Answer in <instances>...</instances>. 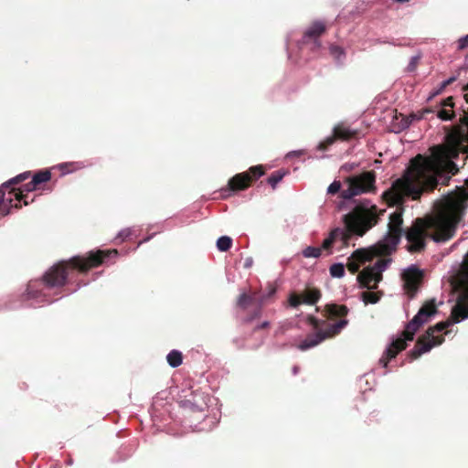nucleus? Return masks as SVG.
I'll use <instances>...</instances> for the list:
<instances>
[{
    "label": "nucleus",
    "instance_id": "obj_1",
    "mask_svg": "<svg viewBox=\"0 0 468 468\" xmlns=\"http://www.w3.org/2000/svg\"><path fill=\"white\" fill-rule=\"evenodd\" d=\"M467 207L468 179L458 192L451 193L437 201L431 214L413 220L411 228L406 233L408 251H424L428 239L438 243L452 239L463 219Z\"/></svg>",
    "mask_w": 468,
    "mask_h": 468
},
{
    "label": "nucleus",
    "instance_id": "obj_2",
    "mask_svg": "<svg viewBox=\"0 0 468 468\" xmlns=\"http://www.w3.org/2000/svg\"><path fill=\"white\" fill-rule=\"evenodd\" d=\"M440 165L434 157L417 154L413 157L402 178L397 179L390 188L382 194L388 206H401L405 197L419 199L423 192L432 191L438 186L436 175Z\"/></svg>",
    "mask_w": 468,
    "mask_h": 468
},
{
    "label": "nucleus",
    "instance_id": "obj_3",
    "mask_svg": "<svg viewBox=\"0 0 468 468\" xmlns=\"http://www.w3.org/2000/svg\"><path fill=\"white\" fill-rule=\"evenodd\" d=\"M385 210L378 212L376 205H369L368 202L356 205L349 213L344 216L346 232L339 229L332 230L329 236L323 241L322 250H330L336 238L341 235L345 243L348 241L352 235L362 237L371 228L378 224L379 216Z\"/></svg>",
    "mask_w": 468,
    "mask_h": 468
},
{
    "label": "nucleus",
    "instance_id": "obj_4",
    "mask_svg": "<svg viewBox=\"0 0 468 468\" xmlns=\"http://www.w3.org/2000/svg\"><path fill=\"white\" fill-rule=\"evenodd\" d=\"M117 255L116 250L90 251L87 256H74L68 261H61L52 266L43 276V283L47 288L62 287L66 284L70 271L77 270L81 273L101 265L111 255Z\"/></svg>",
    "mask_w": 468,
    "mask_h": 468
},
{
    "label": "nucleus",
    "instance_id": "obj_5",
    "mask_svg": "<svg viewBox=\"0 0 468 468\" xmlns=\"http://www.w3.org/2000/svg\"><path fill=\"white\" fill-rule=\"evenodd\" d=\"M437 313L435 300L427 301L419 310L417 314L406 324L401 333V337L393 340L385 350L379 359V364L387 368L388 362L395 358L397 355L407 348V341L414 339L416 332L420 327L427 323L429 319Z\"/></svg>",
    "mask_w": 468,
    "mask_h": 468
},
{
    "label": "nucleus",
    "instance_id": "obj_6",
    "mask_svg": "<svg viewBox=\"0 0 468 468\" xmlns=\"http://www.w3.org/2000/svg\"><path fill=\"white\" fill-rule=\"evenodd\" d=\"M451 323L446 321L429 327L425 334L418 338L414 347L407 354L410 362L419 358L422 354L429 352L434 346L442 344L444 337L442 335L435 336L434 334L442 332Z\"/></svg>",
    "mask_w": 468,
    "mask_h": 468
},
{
    "label": "nucleus",
    "instance_id": "obj_7",
    "mask_svg": "<svg viewBox=\"0 0 468 468\" xmlns=\"http://www.w3.org/2000/svg\"><path fill=\"white\" fill-rule=\"evenodd\" d=\"M347 188L341 191L344 199H350L355 196L374 191L376 175L374 171L364 172L358 176H349L346 180Z\"/></svg>",
    "mask_w": 468,
    "mask_h": 468
},
{
    "label": "nucleus",
    "instance_id": "obj_8",
    "mask_svg": "<svg viewBox=\"0 0 468 468\" xmlns=\"http://www.w3.org/2000/svg\"><path fill=\"white\" fill-rule=\"evenodd\" d=\"M264 175V167L262 165L251 166L247 172L239 173L232 176L228 183L227 187L221 189L226 191H242L250 187L252 182L256 181Z\"/></svg>",
    "mask_w": 468,
    "mask_h": 468
},
{
    "label": "nucleus",
    "instance_id": "obj_9",
    "mask_svg": "<svg viewBox=\"0 0 468 468\" xmlns=\"http://www.w3.org/2000/svg\"><path fill=\"white\" fill-rule=\"evenodd\" d=\"M403 208H398L389 216V221L388 224V231L385 239V243H382L381 245L388 246L389 250L388 254L396 248V246L399 244L401 236L404 232L406 235L407 231L411 228L409 227L405 231L402 229L403 225Z\"/></svg>",
    "mask_w": 468,
    "mask_h": 468
},
{
    "label": "nucleus",
    "instance_id": "obj_10",
    "mask_svg": "<svg viewBox=\"0 0 468 468\" xmlns=\"http://www.w3.org/2000/svg\"><path fill=\"white\" fill-rule=\"evenodd\" d=\"M389 260L379 259L373 266L365 268L357 275V281L361 287L368 290L377 289L382 280V271L387 268Z\"/></svg>",
    "mask_w": 468,
    "mask_h": 468
},
{
    "label": "nucleus",
    "instance_id": "obj_11",
    "mask_svg": "<svg viewBox=\"0 0 468 468\" xmlns=\"http://www.w3.org/2000/svg\"><path fill=\"white\" fill-rule=\"evenodd\" d=\"M388 250L389 248L386 245H378V247L372 248L370 250H356L348 258L346 267L352 274H355L358 271L361 264L372 261L376 256L387 255L388 254Z\"/></svg>",
    "mask_w": 468,
    "mask_h": 468
},
{
    "label": "nucleus",
    "instance_id": "obj_12",
    "mask_svg": "<svg viewBox=\"0 0 468 468\" xmlns=\"http://www.w3.org/2000/svg\"><path fill=\"white\" fill-rule=\"evenodd\" d=\"M449 146L441 150V154L449 158H457L459 152H467V147L463 144L465 133L460 130L447 136Z\"/></svg>",
    "mask_w": 468,
    "mask_h": 468
},
{
    "label": "nucleus",
    "instance_id": "obj_13",
    "mask_svg": "<svg viewBox=\"0 0 468 468\" xmlns=\"http://www.w3.org/2000/svg\"><path fill=\"white\" fill-rule=\"evenodd\" d=\"M325 25L321 21L314 22L304 32L303 36V44H311V49L316 51L321 48L319 37L325 32Z\"/></svg>",
    "mask_w": 468,
    "mask_h": 468
},
{
    "label": "nucleus",
    "instance_id": "obj_14",
    "mask_svg": "<svg viewBox=\"0 0 468 468\" xmlns=\"http://www.w3.org/2000/svg\"><path fill=\"white\" fill-rule=\"evenodd\" d=\"M308 321L315 330H318L320 335L324 336V340L338 335L340 331L347 324V320L342 319L335 324H327L325 329L322 330L320 327L324 324V321H321L314 316H309Z\"/></svg>",
    "mask_w": 468,
    "mask_h": 468
},
{
    "label": "nucleus",
    "instance_id": "obj_15",
    "mask_svg": "<svg viewBox=\"0 0 468 468\" xmlns=\"http://www.w3.org/2000/svg\"><path fill=\"white\" fill-rule=\"evenodd\" d=\"M404 288L411 297L417 292L422 273L416 267H410L403 273Z\"/></svg>",
    "mask_w": 468,
    "mask_h": 468
},
{
    "label": "nucleus",
    "instance_id": "obj_16",
    "mask_svg": "<svg viewBox=\"0 0 468 468\" xmlns=\"http://www.w3.org/2000/svg\"><path fill=\"white\" fill-rule=\"evenodd\" d=\"M452 318L454 323L468 318V285L458 295L456 304L452 310Z\"/></svg>",
    "mask_w": 468,
    "mask_h": 468
},
{
    "label": "nucleus",
    "instance_id": "obj_17",
    "mask_svg": "<svg viewBox=\"0 0 468 468\" xmlns=\"http://www.w3.org/2000/svg\"><path fill=\"white\" fill-rule=\"evenodd\" d=\"M36 190H39L38 186L35 185L34 181L31 179L30 182L23 185L19 188L12 187L9 193L14 194L16 200L23 201L24 205L27 206L29 202L27 199V196L24 194V192L28 193Z\"/></svg>",
    "mask_w": 468,
    "mask_h": 468
},
{
    "label": "nucleus",
    "instance_id": "obj_18",
    "mask_svg": "<svg viewBox=\"0 0 468 468\" xmlns=\"http://www.w3.org/2000/svg\"><path fill=\"white\" fill-rule=\"evenodd\" d=\"M333 133L338 140L349 141L356 138L358 133L344 124H338L334 128Z\"/></svg>",
    "mask_w": 468,
    "mask_h": 468
},
{
    "label": "nucleus",
    "instance_id": "obj_19",
    "mask_svg": "<svg viewBox=\"0 0 468 468\" xmlns=\"http://www.w3.org/2000/svg\"><path fill=\"white\" fill-rule=\"evenodd\" d=\"M324 311L328 318L345 317L348 313V308L346 305H338L335 303L326 304Z\"/></svg>",
    "mask_w": 468,
    "mask_h": 468
},
{
    "label": "nucleus",
    "instance_id": "obj_20",
    "mask_svg": "<svg viewBox=\"0 0 468 468\" xmlns=\"http://www.w3.org/2000/svg\"><path fill=\"white\" fill-rule=\"evenodd\" d=\"M261 297L258 296V293L256 292H252L251 294H248L246 292L241 293L237 301V305L245 310L248 308L249 305L253 303H260V299Z\"/></svg>",
    "mask_w": 468,
    "mask_h": 468
},
{
    "label": "nucleus",
    "instance_id": "obj_21",
    "mask_svg": "<svg viewBox=\"0 0 468 468\" xmlns=\"http://www.w3.org/2000/svg\"><path fill=\"white\" fill-rule=\"evenodd\" d=\"M323 340L324 336L320 335L319 332L317 331L315 334L307 335L306 338L298 345V348L302 351H304L317 346Z\"/></svg>",
    "mask_w": 468,
    "mask_h": 468
},
{
    "label": "nucleus",
    "instance_id": "obj_22",
    "mask_svg": "<svg viewBox=\"0 0 468 468\" xmlns=\"http://www.w3.org/2000/svg\"><path fill=\"white\" fill-rule=\"evenodd\" d=\"M302 297L303 303L314 304L321 298V292L317 288L308 287L303 292Z\"/></svg>",
    "mask_w": 468,
    "mask_h": 468
},
{
    "label": "nucleus",
    "instance_id": "obj_23",
    "mask_svg": "<svg viewBox=\"0 0 468 468\" xmlns=\"http://www.w3.org/2000/svg\"><path fill=\"white\" fill-rule=\"evenodd\" d=\"M51 179V173L49 170H40L34 174L32 176V180L34 181V184L38 186V189H44L42 186L43 184L50 181Z\"/></svg>",
    "mask_w": 468,
    "mask_h": 468
},
{
    "label": "nucleus",
    "instance_id": "obj_24",
    "mask_svg": "<svg viewBox=\"0 0 468 468\" xmlns=\"http://www.w3.org/2000/svg\"><path fill=\"white\" fill-rule=\"evenodd\" d=\"M30 176H31L30 171L21 173V174L17 175L16 176L11 178L7 182L2 184V188L7 189L9 186L14 187V186L24 182L25 180L28 179Z\"/></svg>",
    "mask_w": 468,
    "mask_h": 468
},
{
    "label": "nucleus",
    "instance_id": "obj_25",
    "mask_svg": "<svg viewBox=\"0 0 468 468\" xmlns=\"http://www.w3.org/2000/svg\"><path fill=\"white\" fill-rule=\"evenodd\" d=\"M13 199L5 198V201L0 205V218L5 217L10 214L11 208L15 207L16 209H20L22 207L21 204H12Z\"/></svg>",
    "mask_w": 468,
    "mask_h": 468
},
{
    "label": "nucleus",
    "instance_id": "obj_26",
    "mask_svg": "<svg viewBox=\"0 0 468 468\" xmlns=\"http://www.w3.org/2000/svg\"><path fill=\"white\" fill-rule=\"evenodd\" d=\"M168 364L172 367H179L183 362V356L182 353L177 350H172L168 353L166 356Z\"/></svg>",
    "mask_w": 468,
    "mask_h": 468
},
{
    "label": "nucleus",
    "instance_id": "obj_27",
    "mask_svg": "<svg viewBox=\"0 0 468 468\" xmlns=\"http://www.w3.org/2000/svg\"><path fill=\"white\" fill-rule=\"evenodd\" d=\"M287 174L285 170L280 169L274 171L267 179L268 184L274 189L279 182L282 180L284 176Z\"/></svg>",
    "mask_w": 468,
    "mask_h": 468
},
{
    "label": "nucleus",
    "instance_id": "obj_28",
    "mask_svg": "<svg viewBox=\"0 0 468 468\" xmlns=\"http://www.w3.org/2000/svg\"><path fill=\"white\" fill-rule=\"evenodd\" d=\"M380 296L381 294L378 292H363L361 294L365 304L377 303L379 301Z\"/></svg>",
    "mask_w": 468,
    "mask_h": 468
},
{
    "label": "nucleus",
    "instance_id": "obj_29",
    "mask_svg": "<svg viewBox=\"0 0 468 468\" xmlns=\"http://www.w3.org/2000/svg\"><path fill=\"white\" fill-rule=\"evenodd\" d=\"M84 165L80 162L65 163L60 165L63 174L72 173L74 171L82 169Z\"/></svg>",
    "mask_w": 468,
    "mask_h": 468
},
{
    "label": "nucleus",
    "instance_id": "obj_30",
    "mask_svg": "<svg viewBox=\"0 0 468 468\" xmlns=\"http://www.w3.org/2000/svg\"><path fill=\"white\" fill-rule=\"evenodd\" d=\"M232 245L231 238L228 236H222L217 240V248L220 251H228Z\"/></svg>",
    "mask_w": 468,
    "mask_h": 468
},
{
    "label": "nucleus",
    "instance_id": "obj_31",
    "mask_svg": "<svg viewBox=\"0 0 468 468\" xmlns=\"http://www.w3.org/2000/svg\"><path fill=\"white\" fill-rule=\"evenodd\" d=\"M322 254V248L308 246L303 250V255L305 258H318Z\"/></svg>",
    "mask_w": 468,
    "mask_h": 468
},
{
    "label": "nucleus",
    "instance_id": "obj_32",
    "mask_svg": "<svg viewBox=\"0 0 468 468\" xmlns=\"http://www.w3.org/2000/svg\"><path fill=\"white\" fill-rule=\"evenodd\" d=\"M332 277L341 278L345 275V267L342 263H334L329 269Z\"/></svg>",
    "mask_w": 468,
    "mask_h": 468
},
{
    "label": "nucleus",
    "instance_id": "obj_33",
    "mask_svg": "<svg viewBox=\"0 0 468 468\" xmlns=\"http://www.w3.org/2000/svg\"><path fill=\"white\" fill-rule=\"evenodd\" d=\"M437 116L442 121H449L452 120L454 117V112L453 110H449L446 108H441L437 112Z\"/></svg>",
    "mask_w": 468,
    "mask_h": 468
},
{
    "label": "nucleus",
    "instance_id": "obj_34",
    "mask_svg": "<svg viewBox=\"0 0 468 468\" xmlns=\"http://www.w3.org/2000/svg\"><path fill=\"white\" fill-rule=\"evenodd\" d=\"M335 140H336V138L333 134V135L327 137L326 139H324L323 142H321L318 144L317 149L319 151H326L335 142Z\"/></svg>",
    "mask_w": 468,
    "mask_h": 468
},
{
    "label": "nucleus",
    "instance_id": "obj_35",
    "mask_svg": "<svg viewBox=\"0 0 468 468\" xmlns=\"http://www.w3.org/2000/svg\"><path fill=\"white\" fill-rule=\"evenodd\" d=\"M289 303L292 307H297L301 303H303L302 294L292 292L289 296Z\"/></svg>",
    "mask_w": 468,
    "mask_h": 468
},
{
    "label": "nucleus",
    "instance_id": "obj_36",
    "mask_svg": "<svg viewBox=\"0 0 468 468\" xmlns=\"http://www.w3.org/2000/svg\"><path fill=\"white\" fill-rule=\"evenodd\" d=\"M330 54L335 57L336 59H339L341 57L345 55L344 49L336 45H331L329 48Z\"/></svg>",
    "mask_w": 468,
    "mask_h": 468
},
{
    "label": "nucleus",
    "instance_id": "obj_37",
    "mask_svg": "<svg viewBox=\"0 0 468 468\" xmlns=\"http://www.w3.org/2000/svg\"><path fill=\"white\" fill-rule=\"evenodd\" d=\"M265 303V298L264 297H261L260 299V303L258 304V307L257 309L252 313V314L248 318V321L249 322H251L252 320L256 319V318H260L261 315V308H262V305L264 304Z\"/></svg>",
    "mask_w": 468,
    "mask_h": 468
},
{
    "label": "nucleus",
    "instance_id": "obj_38",
    "mask_svg": "<svg viewBox=\"0 0 468 468\" xmlns=\"http://www.w3.org/2000/svg\"><path fill=\"white\" fill-rule=\"evenodd\" d=\"M341 189V183L339 181H334L327 188V193L335 195Z\"/></svg>",
    "mask_w": 468,
    "mask_h": 468
},
{
    "label": "nucleus",
    "instance_id": "obj_39",
    "mask_svg": "<svg viewBox=\"0 0 468 468\" xmlns=\"http://www.w3.org/2000/svg\"><path fill=\"white\" fill-rule=\"evenodd\" d=\"M441 106L442 108H450L449 110H452L453 109V106H454V102H453V97L450 96L446 99H444L441 102Z\"/></svg>",
    "mask_w": 468,
    "mask_h": 468
},
{
    "label": "nucleus",
    "instance_id": "obj_40",
    "mask_svg": "<svg viewBox=\"0 0 468 468\" xmlns=\"http://www.w3.org/2000/svg\"><path fill=\"white\" fill-rule=\"evenodd\" d=\"M41 293L37 291H35L34 290V285L33 284H29L28 287H27V295H28V298H38L39 295Z\"/></svg>",
    "mask_w": 468,
    "mask_h": 468
},
{
    "label": "nucleus",
    "instance_id": "obj_41",
    "mask_svg": "<svg viewBox=\"0 0 468 468\" xmlns=\"http://www.w3.org/2000/svg\"><path fill=\"white\" fill-rule=\"evenodd\" d=\"M468 48V35L464 37H462L458 41V48L459 49H464Z\"/></svg>",
    "mask_w": 468,
    "mask_h": 468
},
{
    "label": "nucleus",
    "instance_id": "obj_42",
    "mask_svg": "<svg viewBox=\"0 0 468 468\" xmlns=\"http://www.w3.org/2000/svg\"><path fill=\"white\" fill-rule=\"evenodd\" d=\"M130 230L128 229H124V230H122L120 233H119V238L122 239V240H124L125 239H127L129 236H130Z\"/></svg>",
    "mask_w": 468,
    "mask_h": 468
},
{
    "label": "nucleus",
    "instance_id": "obj_43",
    "mask_svg": "<svg viewBox=\"0 0 468 468\" xmlns=\"http://www.w3.org/2000/svg\"><path fill=\"white\" fill-rule=\"evenodd\" d=\"M275 292H276L275 288H271L270 290V292H268V294H261V295L258 294V296L264 297L265 301H266L268 298L271 297L275 293Z\"/></svg>",
    "mask_w": 468,
    "mask_h": 468
},
{
    "label": "nucleus",
    "instance_id": "obj_44",
    "mask_svg": "<svg viewBox=\"0 0 468 468\" xmlns=\"http://www.w3.org/2000/svg\"><path fill=\"white\" fill-rule=\"evenodd\" d=\"M448 165H449L450 171H451L453 175H454V174H456V173L458 172V168L456 167V165H455L453 162L450 161V162H449V164H448Z\"/></svg>",
    "mask_w": 468,
    "mask_h": 468
},
{
    "label": "nucleus",
    "instance_id": "obj_45",
    "mask_svg": "<svg viewBox=\"0 0 468 468\" xmlns=\"http://www.w3.org/2000/svg\"><path fill=\"white\" fill-rule=\"evenodd\" d=\"M270 325V323L269 322H263L262 324L257 325L255 328H254V331H257V330H260V329H265V328H268Z\"/></svg>",
    "mask_w": 468,
    "mask_h": 468
},
{
    "label": "nucleus",
    "instance_id": "obj_46",
    "mask_svg": "<svg viewBox=\"0 0 468 468\" xmlns=\"http://www.w3.org/2000/svg\"><path fill=\"white\" fill-rule=\"evenodd\" d=\"M5 201V189L0 187V205Z\"/></svg>",
    "mask_w": 468,
    "mask_h": 468
},
{
    "label": "nucleus",
    "instance_id": "obj_47",
    "mask_svg": "<svg viewBox=\"0 0 468 468\" xmlns=\"http://www.w3.org/2000/svg\"><path fill=\"white\" fill-rule=\"evenodd\" d=\"M463 90L465 92L464 93V100L468 103V83L465 86H463Z\"/></svg>",
    "mask_w": 468,
    "mask_h": 468
},
{
    "label": "nucleus",
    "instance_id": "obj_48",
    "mask_svg": "<svg viewBox=\"0 0 468 468\" xmlns=\"http://www.w3.org/2000/svg\"><path fill=\"white\" fill-rule=\"evenodd\" d=\"M454 80V78H451L445 81H443L441 85V89L445 88L447 85L451 84Z\"/></svg>",
    "mask_w": 468,
    "mask_h": 468
},
{
    "label": "nucleus",
    "instance_id": "obj_49",
    "mask_svg": "<svg viewBox=\"0 0 468 468\" xmlns=\"http://www.w3.org/2000/svg\"><path fill=\"white\" fill-rule=\"evenodd\" d=\"M430 112H431V110H429V109L424 110V111L421 112L420 116L419 117V119L425 118V114H426V113H430Z\"/></svg>",
    "mask_w": 468,
    "mask_h": 468
},
{
    "label": "nucleus",
    "instance_id": "obj_50",
    "mask_svg": "<svg viewBox=\"0 0 468 468\" xmlns=\"http://www.w3.org/2000/svg\"><path fill=\"white\" fill-rule=\"evenodd\" d=\"M292 370H293V374H297L299 367L297 366H295Z\"/></svg>",
    "mask_w": 468,
    "mask_h": 468
}]
</instances>
